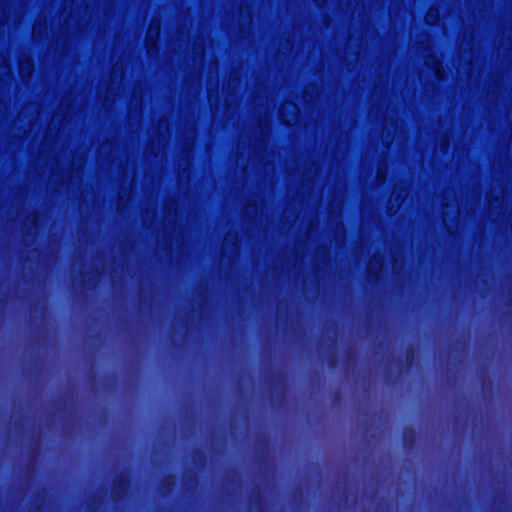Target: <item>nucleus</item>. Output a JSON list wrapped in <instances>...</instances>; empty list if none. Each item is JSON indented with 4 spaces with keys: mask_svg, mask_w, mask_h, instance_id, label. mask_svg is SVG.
<instances>
[{
    "mask_svg": "<svg viewBox=\"0 0 512 512\" xmlns=\"http://www.w3.org/2000/svg\"><path fill=\"white\" fill-rule=\"evenodd\" d=\"M130 486V480L125 473H121L115 480L113 485V493L115 498L120 499L126 495Z\"/></svg>",
    "mask_w": 512,
    "mask_h": 512,
    "instance_id": "f257e3e1",
    "label": "nucleus"
},
{
    "mask_svg": "<svg viewBox=\"0 0 512 512\" xmlns=\"http://www.w3.org/2000/svg\"><path fill=\"white\" fill-rule=\"evenodd\" d=\"M403 446L406 450H412L417 443V431L415 428L407 426L402 432Z\"/></svg>",
    "mask_w": 512,
    "mask_h": 512,
    "instance_id": "f03ea898",
    "label": "nucleus"
},
{
    "mask_svg": "<svg viewBox=\"0 0 512 512\" xmlns=\"http://www.w3.org/2000/svg\"><path fill=\"white\" fill-rule=\"evenodd\" d=\"M406 358H407L408 362H412L413 361V359H414V350L413 349H410V350L407 351Z\"/></svg>",
    "mask_w": 512,
    "mask_h": 512,
    "instance_id": "7ed1b4c3",
    "label": "nucleus"
},
{
    "mask_svg": "<svg viewBox=\"0 0 512 512\" xmlns=\"http://www.w3.org/2000/svg\"><path fill=\"white\" fill-rule=\"evenodd\" d=\"M253 499H254V502L255 503H260L261 502V494L260 493H256L254 496H253Z\"/></svg>",
    "mask_w": 512,
    "mask_h": 512,
    "instance_id": "20e7f679",
    "label": "nucleus"
},
{
    "mask_svg": "<svg viewBox=\"0 0 512 512\" xmlns=\"http://www.w3.org/2000/svg\"><path fill=\"white\" fill-rule=\"evenodd\" d=\"M329 363H330L331 366H334V364L336 363V358L335 357H331Z\"/></svg>",
    "mask_w": 512,
    "mask_h": 512,
    "instance_id": "39448f33",
    "label": "nucleus"
},
{
    "mask_svg": "<svg viewBox=\"0 0 512 512\" xmlns=\"http://www.w3.org/2000/svg\"><path fill=\"white\" fill-rule=\"evenodd\" d=\"M170 485L169 481H165V486L168 487Z\"/></svg>",
    "mask_w": 512,
    "mask_h": 512,
    "instance_id": "423d86ee",
    "label": "nucleus"
}]
</instances>
